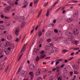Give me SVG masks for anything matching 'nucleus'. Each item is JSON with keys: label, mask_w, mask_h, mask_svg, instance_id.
Returning <instances> with one entry per match:
<instances>
[{"label": "nucleus", "mask_w": 80, "mask_h": 80, "mask_svg": "<svg viewBox=\"0 0 80 80\" xmlns=\"http://www.w3.org/2000/svg\"><path fill=\"white\" fill-rule=\"evenodd\" d=\"M66 35L68 36V39H69V41H71L74 38V36L73 35V33L72 32H66Z\"/></svg>", "instance_id": "nucleus-1"}, {"label": "nucleus", "mask_w": 80, "mask_h": 80, "mask_svg": "<svg viewBox=\"0 0 80 80\" xmlns=\"http://www.w3.org/2000/svg\"><path fill=\"white\" fill-rule=\"evenodd\" d=\"M78 30L77 29H75L73 30V33L74 35H78Z\"/></svg>", "instance_id": "nucleus-2"}, {"label": "nucleus", "mask_w": 80, "mask_h": 80, "mask_svg": "<svg viewBox=\"0 0 80 80\" xmlns=\"http://www.w3.org/2000/svg\"><path fill=\"white\" fill-rule=\"evenodd\" d=\"M11 9V7L10 6L7 7L5 8L4 11L6 13H7L9 12V11Z\"/></svg>", "instance_id": "nucleus-3"}, {"label": "nucleus", "mask_w": 80, "mask_h": 80, "mask_svg": "<svg viewBox=\"0 0 80 80\" xmlns=\"http://www.w3.org/2000/svg\"><path fill=\"white\" fill-rule=\"evenodd\" d=\"M8 4H9V5H10L11 6H13L14 4L12 0L8 1Z\"/></svg>", "instance_id": "nucleus-4"}, {"label": "nucleus", "mask_w": 80, "mask_h": 80, "mask_svg": "<svg viewBox=\"0 0 80 80\" xmlns=\"http://www.w3.org/2000/svg\"><path fill=\"white\" fill-rule=\"evenodd\" d=\"M23 5L24 6L22 7V8H25V7H27V6H28V1H24Z\"/></svg>", "instance_id": "nucleus-5"}, {"label": "nucleus", "mask_w": 80, "mask_h": 80, "mask_svg": "<svg viewBox=\"0 0 80 80\" xmlns=\"http://www.w3.org/2000/svg\"><path fill=\"white\" fill-rule=\"evenodd\" d=\"M27 43L25 44L23 46L21 51V53H22L24 50H25V48H26V47H27Z\"/></svg>", "instance_id": "nucleus-6"}, {"label": "nucleus", "mask_w": 80, "mask_h": 80, "mask_svg": "<svg viewBox=\"0 0 80 80\" xmlns=\"http://www.w3.org/2000/svg\"><path fill=\"white\" fill-rule=\"evenodd\" d=\"M27 74V71L25 70H23L22 73L21 74V77H25Z\"/></svg>", "instance_id": "nucleus-7"}, {"label": "nucleus", "mask_w": 80, "mask_h": 80, "mask_svg": "<svg viewBox=\"0 0 80 80\" xmlns=\"http://www.w3.org/2000/svg\"><path fill=\"white\" fill-rule=\"evenodd\" d=\"M19 30H20L19 28L18 27L16 28L15 31V33L17 36H18V34L19 33Z\"/></svg>", "instance_id": "nucleus-8"}, {"label": "nucleus", "mask_w": 80, "mask_h": 80, "mask_svg": "<svg viewBox=\"0 0 80 80\" xmlns=\"http://www.w3.org/2000/svg\"><path fill=\"white\" fill-rule=\"evenodd\" d=\"M35 68V65L33 64H32L30 65V69L31 70H33Z\"/></svg>", "instance_id": "nucleus-9"}, {"label": "nucleus", "mask_w": 80, "mask_h": 80, "mask_svg": "<svg viewBox=\"0 0 80 80\" xmlns=\"http://www.w3.org/2000/svg\"><path fill=\"white\" fill-rule=\"evenodd\" d=\"M12 38V36L10 35V34H9L7 35V39L8 40H9V41H10L11 40Z\"/></svg>", "instance_id": "nucleus-10"}, {"label": "nucleus", "mask_w": 80, "mask_h": 80, "mask_svg": "<svg viewBox=\"0 0 80 80\" xmlns=\"http://www.w3.org/2000/svg\"><path fill=\"white\" fill-rule=\"evenodd\" d=\"M73 68H74L76 70H78V68H79V67H78V66L77 64H74L72 65Z\"/></svg>", "instance_id": "nucleus-11"}, {"label": "nucleus", "mask_w": 80, "mask_h": 80, "mask_svg": "<svg viewBox=\"0 0 80 80\" xmlns=\"http://www.w3.org/2000/svg\"><path fill=\"white\" fill-rule=\"evenodd\" d=\"M46 57V55L45 54H41L40 56L39 57L40 59H43V58H44Z\"/></svg>", "instance_id": "nucleus-12"}, {"label": "nucleus", "mask_w": 80, "mask_h": 80, "mask_svg": "<svg viewBox=\"0 0 80 80\" xmlns=\"http://www.w3.org/2000/svg\"><path fill=\"white\" fill-rule=\"evenodd\" d=\"M29 75H31V79L33 80V78L34 75L33 74V72H31L29 73Z\"/></svg>", "instance_id": "nucleus-13"}, {"label": "nucleus", "mask_w": 80, "mask_h": 80, "mask_svg": "<svg viewBox=\"0 0 80 80\" xmlns=\"http://www.w3.org/2000/svg\"><path fill=\"white\" fill-rule=\"evenodd\" d=\"M46 35L48 37H50V35H51V32H48L46 34Z\"/></svg>", "instance_id": "nucleus-14"}, {"label": "nucleus", "mask_w": 80, "mask_h": 80, "mask_svg": "<svg viewBox=\"0 0 80 80\" xmlns=\"http://www.w3.org/2000/svg\"><path fill=\"white\" fill-rule=\"evenodd\" d=\"M10 44V42L8 41L6 42V47H8Z\"/></svg>", "instance_id": "nucleus-15"}, {"label": "nucleus", "mask_w": 80, "mask_h": 80, "mask_svg": "<svg viewBox=\"0 0 80 80\" xmlns=\"http://www.w3.org/2000/svg\"><path fill=\"white\" fill-rule=\"evenodd\" d=\"M0 29L1 30H3L5 29V28H4V26H3L2 25H1L0 26Z\"/></svg>", "instance_id": "nucleus-16"}, {"label": "nucleus", "mask_w": 80, "mask_h": 80, "mask_svg": "<svg viewBox=\"0 0 80 80\" xmlns=\"http://www.w3.org/2000/svg\"><path fill=\"white\" fill-rule=\"evenodd\" d=\"M1 47L2 48H5L7 46H6V44H5L4 43L1 44Z\"/></svg>", "instance_id": "nucleus-17"}, {"label": "nucleus", "mask_w": 80, "mask_h": 80, "mask_svg": "<svg viewBox=\"0 0 80 80\" xmlns=\"http://www.w3.org/2000/svg\"><path fill=\"white\" fill-rule=\"evenodd\" d=\"M40 69H38L37 72H36V74L37 75H40Z\"/></svg>", "instance_id": "nucleus-18"}, {"label": "nucleus", "mask_w": 80, "mask_h": 80, "mask_svg": "<svg viewBox=\"0 0 80 80\" xmlns=\"http://www.w3.org/2000/svg\"><path fill=\"white\" fill-rule=\"evenodd\" d=\"M40 58H39V57H38V56H37L36 59V62H38V61L40 60Z\"/></svg>", "instance_id": "nucleus-19"}, {"label": "nucleus", "mask_w": 80, "mask_h": 80, "mask_svg": "<svg viewBox=\"0 0 80 80\" xmlns=\"http://www.w3.org/2000/svg\"><path fill=\"white\" fill-rule=\"evenodd\" d=\"M58 80H63V78H62V76H60L58 78Z\"/></svg>", "instance_id": "nucleus-20"}, {"label": "nucleus", "mask_w": 80, "mask_h": 80, "mask_svg": "<svg viewBox=\"0 0 80 80\" xmlns=\"http://www.w3.org/2000/svg\"><path fill=\"white\" fill-rule=\"evenodd\" d=\"M21 69V67H20L19 68V69H18V71L17 72V74H18V73H19V72H20Z\"/></svg>", "instance_id": "nucleus-21"}, {"label": "nucleus", "mask_w": 80, "mask_h": 80, "mask_svg": "<svg viewBox=\"0 0 80 80\" xmlns=\"http://www.w3.org/2000/svg\"><path fill=\"white\" fill-rule=\"evenodd\" d=\"M73 20H72V19H68L67 20V22H71L73 21Z\"/></svg>", "instance_id": "nucleus-22"}, {"label": "nucleus", "mask_w": 80, "mask_h": 80, "mask_svg": "<svg viewBox=\"0 0 80 80\" xmlns=\"http://www.w3.org/2000/svg\"><path fill=\"white\" fill-rule=\"evenodd\" d=\"M72 43H75L76 45H77V43H78V41H72Z\"/></svg>", "instance_id": "nucleus-23"}, {"label": "nucleus", "mask_w": 80, "mask_h": 80, "mask_svg": "<svg viewBox=\"0 0 80 80\" xmlns=\"http://www.w3.org/2000/svg\"><path fill=\"white\" fill-rule=\"evenodd\" d=\"M42 32L41 31H39L38 33V36H42Z\"/></svg>", "instance_id": "nucleus-24"}, {"label": "nucleus", "mask_w": 80, "mask_h": 80, "mask_svg": "<svg viewBox=\"0 0 80 80\" xmlns=\"http://www.w3.org/2000/svg\"><path fill=\"white\" fill-rule=\"evenodd\" d=\"M60 67H57L56 68V70H57V72H59L60 71Z\"/></svg>", "instance_id": "nucleus-25"}, {"label": "nucleus", "mask_w": 80, "mask_h": 80, "mask_svg": "<svg viewBox=\"0 0 80 80\" xmlns=\"http://www.w3.org/2000/svg\"><path fill=\"white\" fill-rule=\"evenodd\" d=\"M62 52L63 53H66V52H68V50L65 49H64L62 50Z\"/></svg>", "instance_id": "nucleus-26"}, {"label": "nucleus", "mask_w": 80, "mask_h": 80, "mask_svg": "<svg viewBox=\"0 0 80 80\" xmlns=\"http://www.w3.org/2000/svg\"><path fill=\"white\" fill-rule=\"evenodd\" d=\"M25 23L23 22L22 24V26H21V28H23L24 27V26H25Z\"/></svg>", "instance_id": "nucleus-27"}, {"label": "nucleus", "mask_w": 80, "mask_h": 80, "mask_svg": "<svg viewBox=\"0 0 80 80\" xmlns=\"http://www.w3.org/2000/svg\"><path fill=\"white\" fill-rule=\"evenodd\" d=\"M52 49L53 50H55V51L56 52H58V49H57V48H52Z\"/></svg>", "instance_id": "nucleus-28"}, {"label": "nucleus", "mask_w": 80, "mask_h": 80, "mask_svg": "<svg viewBox=\"0 0 80 80\" xmlns=\"http://www.w3.org/2000/svg\"><path fill=\"white\" fill-rule=\"evenodd\" d=\"M37 80H42V78L39 77L37 78Z\"/></svg>", "instance_id": "nucleus-29"}, {"label": "nucleus", "mask_w": 80, "mask_h": 80, "mask_svg": "<svg viewBox=\"0 0 80 80\" xmlns=\"http://www.w3.org/2000/svg\"><path fill=\"white\" fill-rule=\"evenodd\" d=\"M49 79L50 80H53V77L52 76H51L50 77Z\"/></svg>", "instance_id": "nucleus-30"}, {"label": "nucleus", "mask_w": 80, "mask_h": 80, "mask_svg": "<svg viewBox=\"0 0 80 80\" xmlns=\"http://www.w3.org/2000/svg\"><path fill=\"white\" fill-rule=\"evenodd\" d=\"M52 71H49L48 73V75H51V74H52Z\"/></svg>", "instance_id": "nucleus-31"}, {"label": "nucleus", "mask_w": 80, "mask_h": 80, "mask_svg": "<svg viewBox=\"0 0 80 80\" xmlns=\"http://www.w3.org/2000/svg\"><path fill=\"white\" fill-rule=\"evenodd\" d=\"M63 42L65 43H68L67 40L66 39H65L63 41Z\"/></svg>", "instance_id": "nucleus-32"}, {"label": "nucleus", "mask_w": 80, "mask_h": 80, "mask_svg": "<svg viewBox=\"0 0 80 80\" xmlns=\"http://www.w3.org/2000/svg\"><path fill=\"white\" fill-rule=\"evenodd\" d=\"M38 1H39V0H35L34 2V4H36V3H37L38 2Z\"/></svg>", "instance_id": "nucleus-33"}, {"label": "nucleus", "mask_w": 80, "mask_h": 80, "mask_svg": "<svg viewBox=\"0 0 80 80\" xmlns=\"http://www.w3.org/2000/svg\"><path fill=\"white\" fill-rule=\"evenodd\" d=\"M33 54L34 55H37V51H34Z\"/></svg>", "instance_id": "nucleus-34"}, {"label": "nucleus", "mask_w": 80, "mask_h": 80, "mask_svg": "<svg viewBox=\"0 0 80 80\" xmlns=\"http://www.w3.org/2000/svg\"><path fill=\"white\" fill-rule=\"evenodd\" d=\"M56 61H57L56 62V65H58V64H59L60 62L58 60H56Z\"/></svg>", "instance_id": "nucleus-35"}, {"label": "nucleus", "mask_w": 80, "mask_h": 80, "mask_svg": "<svg viewBox=\"0 0 80 80\" xmlns=\"http://www.w3.org/2000/svg\"><path fill=\"white\" fill-rule=\"evenodd\" d=\"M74 74H76V75H78V72L77 71H74Z\"/></svg>", "instance_id": "nucleus-36"}, {"label": "nucleus", "mask_w": 80, "mask_h": 80, "mask_svg": "<svg viewBox=\"0 0 80 80\" xmlns=\"http://www.w3.org/2000/svg\"><path fill=\"white\" fill-rule=\"evenodd\" d=\"M58 3V1H57L55 3L53 4V6H55Z\"/></svg>", "instance_id": "nucleus-37"}, {"label": "nucleus", "mask_w": 80, "mask_h": 80, "mask_svg": "<svg viewBox=\"0 0 80 80\" xmlns=\"http://www.w3.org/2000/svg\"><path fill=\"white\" fill-rule=\"evenodd\" d=\"M48 3V2H47V3H45L44 4L43 6H44V7H46V6H47Z\"/></svg>", "instance_id": "nucleus-38"}, {"label": "nucleus", "mask_w": 80, "mask_h": 80, "mask_svg": "<svg viewBox=\"0 0 80 80\" xmlns=\"http://www.w3.org/2000/svg\"><path fill=\"white\" fill-rule=\"evenodd\" d=\"M4 18L5 19H9V18H10L9 17H7L6 16H5Z\"/></svg>", "instance_id": "nucleus-39"}, {"label": "nucleus", "mask_w": 80, "mask_h": 80, "mask_svg": "<svg viewBox=\"0 0 80 80\" xmlns=\"http://www.w3.org/2000/svg\"><path fill=\"white\" fill-rule=\"evenodd\" d=\"M43 42V39L42 38H41L40 40V43H42Z\"/></svg>", "instance_id": "nucleus-40"}, {"label": "nucleus", "mask_w": 80, "mask_h": 80, "mask_svg": "<svg viewBox=\"0 0 80 80\" xmlns=\"http://www.w3.org/2000/svg\"><path fill=\"white\" fill-rule=\"evenodd\" d=\"M70 73L71 76L72 77V75H73V72H70Z\"/></svg>", "instance_id": "nucleus-41"}, {"label": "nucleus", "mask_w": 80, "mask_h": 80, "mask_svg": "<svg viewBox=\"0 0 80 80\" xmlns=\"http://www.w3.org/2000/svg\"><path fill=\"white\" fill-rule=\"evenodd\" d=\"M54 53V51H51L50 52V55H51L52 53Z\"/></svg>", "instance_id": "nucleus-42"}, {"label": "nucleus", "mask_w": 80, "mask_h": 80, "mask_svg": "<svg viewBox=\"0 0 80 80\" xmlns=\"http://www.w3.org/2000/svg\"><path fill=\"white\" fill-rule=\"evenodd\" d=\"M78 16V14L75 13L73 17H74L76 18V17H77Z\"/></svg>", "instance_id": "nucleus-43"}, {"label": "nucleus", "mask_w": 80, "mask_h": 80, "mask_svg": "<svg viewBox=\"0 0 80 80\" xmlns=\"http://www.w3.org/2000/svg\"><path fill=\"white\" fill-rule=\"evenodd\" d=\"M49 11H48L47 12V13H46V16L47 17H48V15H49Z\"/></svg>", "instance_id": "nucleus-44"}, {"label": "nucleus", "mask_w": 80, "mask_h": 80, "mask_svg": "<svg viewBox=\"0 0 80 80\" xmlns=\"http://www.w3.org/2000/svg\"><path fill=\"white\" fill-rule=\"evenodd\" d=\"M47 41L48 42H51V39H50V38H49L47 39Z\"/></svg>", "instance_id": "nucleus-45"}, {"label": "nucleus", "mask_w": 80, "mask_h": 80, "mask_svg": "<svg viewBox=\"0 0 80 80\" xmlns=\"http://www.w3.org/2000/svg\"><path fill=\"white\" fill-rule=\"evenodd\" d=\"M78 10H76L75 11V14H77V15H78Z\"/></svg>", "instance_id": "nucleus-46"}, {"label": "nucleus", "mask_w": 80, "mask_h": 80, "mask_svg": "<svg viewBox=\"0 0 80 80\" xmlns=\"http://www.w3.org/2000/svg\"><path fill=\"white\" fill-rule=\"evenodd\" d=\"M2 52H3V50H2V49H0V54H2Z\"/></svg>", "instance_id": "nucleus-47"}, {"label": "nucleus", "mask_w": 80, "mask_h": 80, "mask_svg": "<svg viewBox=\"0 0 80 80\" xmlns=\"http://www.w3.org/2000/svg\"><path fill=\"white\" fill-rule=\"evenodd\" d=\"M80 49V48H76L73 49L74 50H79Z\"/></svg>", "instance_id": "nucleus-48"}, {"label": "nucleus", "mask_w": 80, "mask_h": 80, "mask_svg": "<svg viewBox=\"0 0 80 80\" xmlns=\"http://www.w3.org/2000/svg\"><path fill=\"white\" fill-rule=\"evenodd\" d=\"M6 27L8 28H9V27H10V23H8V24H7L6 25Z\"/></svg>", "instance_id": "nucleus-49"}, {"label": "nucleus", "mask_w": 80, "mask_h": 80, "mask_svg": "<svg viewBox=\"0 0 80 80\" xmlns=\"http://www.w3.org/2000/svg\"><path fill=\"white\" fill-rule=\"evenodd\" d=\"M54 32H55V33H58V30L56 29H54Z\"/></svg>", "instance_id": "nucleus-50"}, {"label": "nucleus", "mask_w": 80, "mask_h": 80, "mask_svg": "<svg viewBox=\"0 0 80 80\" xmlns=\"http://www.w3.org/2000/svg\"><path fill=\"white\" fill-rule=\"evenodd\" d=\"M50 46L51 47H53V44L52 43H51L50 44Z\"/></svg>", "instance_id": "nucleus-51"}, {"label": "nucleus", "mask_w": 80, "mask_h": 80, "mask_svg": "<svg viewBox=\"0 0 80 80\" xmlns=\"http://www.w3.org/2000/svg\"><path fill=\"white\" fill-rule=\"evenodd\" d=\"M1 42H5V40L3 38H2L1 39Z\"/></svg>", "instance_id": "nucleus-52"}, {"label": "nucleus", "mask_w": 80, "mask_h": 80, "mask_svg": "<svg viewBox=\"0 0 80 80\" xmlns=\"http://www.w3.org/2000/svg\"><path fill=\"white\" fill-rule=\"evenodd\" d=\"M64 66H65V64H63L61 65V66H60V68H63V67Z\"/></svg>", "instance_id": "nucleus-53"}, {"label": "nucleus", "mask_w": 80, "mask_h": 80, "mask_svg": "<svg viewBox=\"0 0 80 80\" xmlns=\"http://www.w3.org/2000/svg\"><path fill=\"white\" fill-rule=\"evenodd\" d=\"M15 5H18V2H17V1H16L15 2Z\"/></svg>", "instance_id": "nucleus-54"}, {"label": "nucleus", "mask_w": 80, "mask_h": 80, "mask_svg": "<svg viewBox=\"0 0 80 80\" xmlns=\"http://www.w3.org/2000/svg\"><path fill=\"white\" fill-rule=\"evenodd\" d=\"M79 52H80V51H78L77 52L75 53V55H78V54L79 53Z\"/></svg>", "instance_id": "nucleus-55"}, {"label": "nucleus", "mask_w": 80, "mask_h": 80, "mask_svg": "<svg viewBox=\"0 0 80 80\" xmlns=\"http://www.w3.org/2000/svg\"><path fill=\"white\" fill-rule=\"evenodd\" d=\"M57 60L59 62H61V61H62V59H57Z\"/></svg>", "instance_id": "nucleus-56"}, {"label": "nucleus", "mask_w": 80, "mask_h": 80, "mask_svg": "<svg viewBox=\"0 0 80 80\" xmlns=\"http://www.w3.org/2000/svg\"><path fill=\"white\" fill-rule=\"evenodd\" d=\"M8 70V66L5 70V72H7V70Z\"/></svg>", "instance_id": "nucleus-57"}, {"label": "nucleus", "mask_w": 80, "mask_h": 80, "mask_svg": "<svg viewBox=\"0 0 80 80\" xmlns=\"http://www.w3.org/2000/svg\"><path fill=\"white\" fill-rule=\"evenodd\" d=\"M4 22L3 21L0 20V23H3Z\"/></svg>", "instance_id": "nucleus-58"}, {"label": "nucleus", "mask_w": 80, "mask_h": 80, "mask_svg": "<svg viewBox=\"0 0 80 80\" xmlns=\"http://www.w3.org/2000/svg\"><path fill=\"white\" fill-rule=\"evenodd\" d=\"M16 10V9L15 8L12 9V12H15Z\"/></svg>", "instance_id": "nucleus-59"}, {"label": "nucleus", "mask_w": 80, "mask_h": 80, "mask_svg": "<svg viewBox=\"0 0 80 80\" xmlns=\"http://www.w3.org/2000/svg\"><path fill=\"white\" fill-rule=\"evenodd\" d=\"M56 70V68H54L52 69V72H55V71Z\"/></svg>", "instance_id": "nucleus-60"}, {"label": "nucleus", "mask_w": 80, "mask_h": 80, "mask_svg": "<svg viewBox=\"0 0 80 80\" xmlns=\"http://www.w3.org/2000/svg\"><path fill=\"white\" fill-rule=\"evenodd\" d=\"M1 17L2 18H4V15H3V14H2L1 15Z\"/></svg>", "instance_id": "nucleus-61"}, {"label": "nucleus", "mask_w": 80, "mask_h": 80, "mask_svg": "<svg viewBox=\"0 0 80 80\" xmlns=\"http://www.w3.org/2000/svg\"><path fill=\"white\" fill-rule=\"evenodd\" d=\"M64 62L65 63H67V62H68V60H67V59H65L64 60Z\"/></svg>", "instance_id": "nucleus-62"}, {"label": "nucleus", "mask_w": 80, "mask_h": 80, "mask_svg": "<svg viewBox=\"0 0 80 80\" xmlns=\"http://www.w3.org/2000/svg\"><path fill=\"white\" fill-rule=\"evenodd\" d=\"M74 54H75V52H72V53H71V56H73V55Z\"/></svg>", "instance_id": "nucleus-63"}, {"label": "nucleus", "mask_w": 80, "mask_h": 80, "mask_svg": "<svg viewBox=\"0 0 80 80\" xmlns=\"http://www.w3.org/2000/svg\"><path fill=\"white\" fill-rule=\"evenodd\" d=\"M62 77L64 78V80H65V78H66V77H65V75H63Z\"/></svg>", "instance_id": "nucleus-64"}]
</instances>
